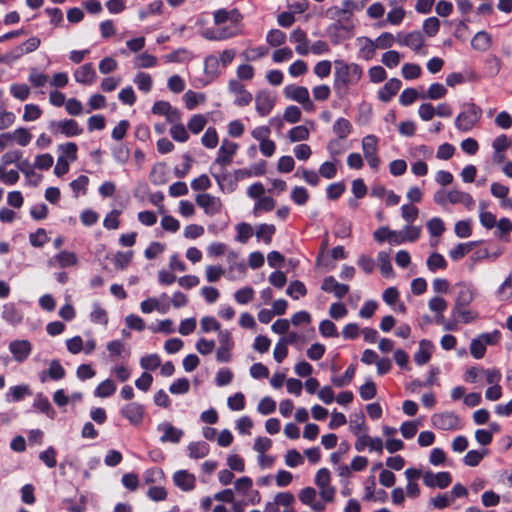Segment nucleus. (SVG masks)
<instances>
[{
  "label": "nucleus",
  "instance_id": "1",
  "mask_svg": "<svg viewBox=\"0 0 512 512\" xmlns=\"http://www.w3.org/2000/svg\"><path fill=\"white\" fill-rule=\"evenodd\" d=\"M362 69L358 64L335 61V82L344 86L356 84L362 77Z\"/></svg>",
  "mask_w": 512,
  "mask_h": 512
},
{
  "label": "nucleus",
  "instance_id": "2",
  "mask_svg": "<svg viewBox=\"0 0 512 512\" xmlns=\"http://www.w3.org/2000/svg\"><path fill=\"white\" fill-rule=\"evenodd\" d=\"M482 110L473 103L464 106V110L455 119V126L463 132L470 131L480 120Z\"/></svg>",
  "mask_w": 512,
  "mask_h": 512
},
{
  "label": "nucleus",
  "instance_id": "3",
  "mask_svg": "<svg viewBox=\"0 0 512 512\" xmlns=\"http://www.w3.org/2000/svg\"><path fill=\"white\" fill-rule=\"evenodd\" d=\"M378 142L379 139L373 134L366 135L361 141L363 156L374 171L378 170L381 163L378 156Z\"/></svg>",
  "mask_w": 512,
  "mask_h": 512
},
{
  "label": "nucleus",
  "instance_id": "4",
  "mask_svg": "<svg viewBox=\"0 0 512 512\" xmlns=\"http://www.w3.org/2000/svg\"><path fill=\"white\" fill-rule=\"evenodd\" d=\"M284 95L288 99L301 104L305 111L312 112L315 110V104L310 99L308 89L304 86L288 85L284 89Z\"/></svg>",
  "mask_w": 512,
  "mask_h": 512
},
{
  "label": "nucleus",
  "instance_id": "5",
  "mask_svg": "<svg viewBox=\"0 0 512 512\" xmlns=\"http://www.w3.org/2000/svg\"><path fill=\"white\" fill-rule=\"evenodd\" d=\"M48 129L55 136L61 134L66 137L78 136L83 132L82 128H80L78 123L73 119L52 120L48 124Z\"/></svg>",
  "mask_w": 512,
  "mask_h": 512
},
{
  "label": "nucleus",
  "instance_id": "6",
  "mask_svg": "<svg viewBox=\"0 0 512 512\" xmlns=\"http://www.w3.org/2000/svg\"><path fill=\"white\" fill-rule=\"evenodd\" d=\"M433 427L440 430H457L461 428L460 418L454 412L435 413L431 416Z\"/></svg>",
  "mask_w": 512,
  "mask_h": 512
},
{
  "label": "nucleus",
  "instance_id": "7",
  "mask_svg": "<svg viewBox=\"0 0 512 512\" xmlns=\"http://www.w3.org/2000/svg\"><path fill=\"white\" fill-rule=\"evenodd\" d=\"M330 472L326 468H321L315 476V484L320 490V495L325 502H332L335 497L336 490L330 485Z\"/></svg>",
  "mask_w": 512,
  "mask_h": 512
},
{
  "label": "nucleus",
  "instance_id": "8",
  "mask_svg": "<svg viewBox=\"0 0 512 512\" xmlns=\"http://www.w3.org/2000/svg\"><path fill=\"white\" fill-rule=\"evenodd\" d=\"M195 201L208 216L219 214L223 208L221 199L209 193L198 194Z\"/></svg>",
  "mask_w": 512,
  "mask_h": 512
},
{
  "label": "nucleus",
  "instance_id": "9",
  "mask_svg": "<svg viewBox=\"0 0 512 512\" xmlns=\"http://www.w3.org/2000/svg\"><path fill=\"white\" fill-rule=\"evenodd\" d=\"M218 341L219 347L216 350V360L220 363H227L231 360V350L234 347L231 333L228 330L219 331Z\"/></svg>",
  "mask_w": 512,
  "mask_h": 512
},
{
  "label": "nucleus",
  "instance_id": "10",
  "mask_svg": "<svg viewBox=\"0 0 512 512\" xmlns=\"http://www.w3.org/2000/svg\"><path fill=\"white\" fill-rule=\"evenodd\" d=\"M228 91L235 97L234 103L240 107L249 105L253 99L252 94L245 89L244 85L235 79L229 81Z\"/></svg>",
  "mask_w": 512,
  "mask_h": 512
},
{
  "label": "nucleus",
  "instance_id": "11",
  "mask_svg": "<svg viewBox=\"0 0 512 512\" xmlns=\"http://www.w3.org/2000/svg\"><path fill=\"white\" fill-rule=\"evenodd\" d=\"M423 482L429 488L444 489L452 482V477L449 472L433 473L432 471H425L423 473Z\"/></svg>",
  "mask_w": 512,
  "mask_h": 512
},
{
  "label": "nucleus",
  "instance_id": "12",
  "mask_svg": "<svg viewBox=\"0 0 512 512\" xmlns=\"http://www.w3.org/2000/svg\"><path fill=\"white\" fill-rule=\"evenodd\" d=\"M9 351L16 362L23 363L31 354L32 344L25 339L13 340L9 343Z\"/></svg>",
  "mask_w": 512,
  "mask_h": 512
},
{
  "label": "nucleus",
  "instance_id": "13",
  "mask_svg": "<svg viewBox=\"0 0 512 512\" xmlns=\"http://www.w3.org/2000/svg\"><path fill=\"white\" fill-rule=\"evenodd\" d=\"M275 104L274 97L267 91H260L255 97V107L257 113L264 117L273 109Z\"/></svg>",
  "mask_w": 512,
  "mask_h": 512
},
{
  "label": "nucleus",
  "instance_id": "14",
  "mask_svg": "<svg viewBox=\"0 0 512 512\" xmlns=\"http://www.w3.org/2000/svg\"><path fill=\"white\" fill-rule=\"evenodd\" d=\"M238 149L234 142L223 140L218 150L215 162L221 166H226L232 162V158Z\"/></svg>",
  "mask_w": 512,
  "mask_h": 512
},
{
  "label": "nucleus",
  "instance_id": "15",
  "mask_svg": "<svg viewBox=\"0 0 512 512\" xmlns=\"http://www.w3.org/2000/svg\"><path fill=\"white\" fill-rule=\"evenodd\" d=\"M158 431H162L163 435L160 437L162 443L171 442L177 444L180 442L183 431L175 428L170 422H163L157 426Z\"/></svg>",
  "mask_w": 512,
  "mask_h": 512
},
{
  "label": "nucleus",
  "instance_id": "16",
  "mask_svg": "<svg viewBox=\"0 0 512 512\" xmlns=\"http://www.w3.org/2000/svg\"><path fill=\"white\" fill-rule=\"evenodd\" d=\"M78 264V258L75 253L63 250L48 260V266H59L61 268L72 267Z\"/></svg>",
  "mask_w": 512,
  "mask_h": 512
},
{
  "label": "nucleus",
  "instance_id": "17",
  "mask_svg": "<svg viewBox=\"0 0 512 512\" xmlns=\"http://www.w3.org/2000/svg\"><path fill=\"white\" fill-rule=\"evenodd\" d=\"M242 19V14L236 8L231 10L218 9L213 13V20L215 25H221L227 21L230 23H241Z\"/></svg>",
  "mask_w": 512,
  "mask_h": 512
},
{
  "label": "nucleus",
  "instance_id": "18",
  "mask_svg": "<svg viewBox=\"0 0 512 512\" xmlns=\"http://www.w3.org/2000/svg\"><path fill=\"white\" fill-rule=\"evenodd\" d=\"M121 414L128 419L131 424L138 425L143 420L144 408L137 402H131L121 409Z\"/></svg>",
  "mask_w": 512,
  "mask_h": 512
},
{
  "label": "nucleus",
  "instance_id": "19",
  "mask_svg": "<svg viewBox=\"0 0 512 512\" xmlns=\"http://www.w3.org/2000/svg\"><path fill=\"white\" fill-rule=\"evenodd\" d=\"M355 7L354 2L346 0L342 3L341 7L335 6L328 9L327 13L332 19H336V23H342V21H348L352 10Z\"/></svg>",
  "mask_w": 512,
  "mask_h": 512
},
{
  "label": "nucleus",
  "instance_id": "20",
  "mask_svg": "<svg viewBox=\"0 0 512 512\" xmlns=\"http://www.w3.org/2000/svg\"><path fill=\"white\" fill-rule=\"evenodd\" d=\"M174 484L183 491H191L195 487L196 478L187 470H179L173 474Z\"/></svg>",
  "mask_w": 512,
  "mask_h": 512
},
{
  "label": "nucleus",
  "instance_id": "21",
  "mask_svg": "<svg viewBox=\"0 0 512 512\" xmlns=\"http://www.w3.org/2000/svg\"><path fill=\"white\" fill-rule=\"evenodd\" d=\"M321 289L325 292H332L337 298L341 299L348 293L349 286L338 283L333 276H328L323 280Z\"/></svg>",
  "mask_w": 512,
  "mask_h": 512
},
{
  "label": "nucleus",
  "instance_id": "22",
  "mask_svg": "<svg viewBox=\"0 0 512 512\" xmlns=\"http://www.w3.org/2000/svg\"><path fill=\"white\" fill-rule=\"evenodd\" d=\"M76 82L90 85L96 80V72L91 63L84 64L77 68L74 72Z\"/></svg>",
  "mask_w": 512,
  "mask_h": 512
},
{
  "label": "nucleus",
  "instance_id": "23",
  "mask_svg": "<svg viewBox=\"0 0 512 512\" xmlns=\"http://www.w3.org/2000/svg\"><path fill=\"white\" fill-rule=\"evenodd\" d=\"M397 41L400 45L407 46L414 51L420 50L424 39L419 31H413L407 35L398 34Z\"/></svg>",
  "mask_w": 512,
  "mask_h": 512
},
{
  "label": "nucleus",
  "instance_id": "24",
  "mask_svg": "<svg viewBox=\"0 0 512 512\" xmlns=\"http://www.w3.org/2000/svg\"><path fill=\"white\" fill-rule=\"evenodd\" d=\"M290 41L296 43L295 51L299 55H307L309 53V41L303 30L295 29L290 35Z\"/></svg>",
  "mask_w": 512,
  "mask_h": 512
},
{
  "label": "nucleus",
  "instance_id": "25",
  "mask_svg": "<svg viewBox=\"0 0 512 512\" xmlns=\"http://www.w3.org/2000/svg\"><path fill=\"white\" fill-rule=\"evenodd\" d=\"M448 201L451 204H463L469 210L473 209L475 204L473 197L469 193L458 189L448 191Z\"/></svg>",
  "mask_w": 512,
  "mask_h": 512
},
{
  "label": "nucleus",
  "instance_id": "26",
  "mask_svg": "<svg viewBox=\"0 0 512 512\" xmlns=\"http://www.w3.org/2000/svg\"><path fill=\"white\" fill-rule=\"evenodd\" d=\"M41 40L38 37H31L17 46L11 53V58L17 59L24 54L31 53L39 48Z\"/></svg>",
  "mask_w": 512,
  "mask_h": 512
},
{
  "label": "nucleus",
  "instance_id": "27",
  "mask_svg": "<svg viewBox=\"0 0 512 512\" xmlns=\"http://www.w3.org/2000/svg\"><path fill=\"white\" fill-rule=\"evenodd\" d=\"M2 318L9 324L15 326L22 321L23 315L22 312L15 306V304L6 303L3 305Z\"/></svg>",
  "mask_w": 512,
  "mask_h": 512
},
{
  "label": "nucleus",
  "instance_id": "28",
  "mask_svg": "<svg viewBox=\"0 0 512 512\" xmlns=\"http://www.w3.org/2000/svg\"><path fill=\"white\" fill-rule=\"evenodd\" d=\"M401 88V81L396 78L390 79L378 92V97L383 102H388Z\"/></svg>",
  "mask_w": 512,
  "mask_h": 512
},
{
  "label": "nucleus",
  "instance_id": "29",
  "mask_svg": "<svg viewBox=\"0 0 512 512\" xmlns=\"http://www.w3.org/2000/svg\"><path fill=\"white\" fill-rule=\"evenodd\" d=\"M65 370L62 367L61 363L58 360H52L50 362L49 368L47 371H42L40 373L41 382H45L46 378L49 377L53 380H60L64 378Z\"/></svg>",
  "mask_w": 512,
  "mask_h": 512
},
{
  "label": "nucleus",
  "instance_id": "30",
  "mask_svg": "<svg viewBox=\"0 0 512 512\" xmlns=\"http://www.w3.org/2000/svg\"><path fill=\"white\" fill-rule=\"evenodd\" d=\"M356 43L362 58H364L365 60H370L373 58L376 50V45L374 41H372L368 37H359L356 39Z\"/></svg>",
  "mask_w": 512,
  "mask_h": 512
},
{
  "label": "nucleus",
  "instance_id": "31",
  "mask_svg": "<svg viewBox=\"0 0 512 512\" xmlns=\"http://www.w3.org/2000/svg\"><path fill=\"white\" fill-rule=\"evenodd\" d=\"M352 24H344V23H334L329 27V33L331 40L334 44H338L341 41L340 34L345 33L344 38H349L352 36Z\"/></svg>",
  "mask_w": 512,
  "mask_h": 512
},
{
  "label": "nucleus",
  "instance_id": "32",
  "mask_svg": "<svg viewBox=\"0 0 512 512\" xmlns=\"http://www.w3.org/2000/svg\"><path fill=\"white\" fill-rule=\"evenodd\" d=\"M32 395V391L28 385H17L9 388L5 398L7 402H18L25 396Z\"/></svg>",
  "mask_w": 512,
  "mask_h": 512
},
{
  "label": "nucleus",
  "instance_id": "33",
  "mask_svg": "<svg viewBox=\"0 0 512 512\" xmlns=\"http://www.w3.org/2000/svg\"><path fill=\"white\" fill-rule=\"evenodd\" d=\"M33 407L39 410L41 413H44L50 419H54L56 416V412L51 406L48 398L43 396L41 393L36 395L33 402Z\"/></svg>",
  "mask_w": 512,
  "mask_h": 512
},
{
  "label": "nucleus",
  "instance_id": "34",
  "mask_svg": "<svg viewBox=\"0 0 512 512\" xmlns=\"http://www.w3.org/2000/svg\"><path fill=\"white\" fill-rule=\"evenodd\" d=\"M458 288L454 304L457 309L459 306H468L474 299V294L470 287L465 284H459Z\"/></svg>",
  "mask_w": 512,
  "mask_h": 512
},
{
  "label": "nucleus",
  "instance_id": "35",
  "mask_svg": "<svg viewBox=\"0 0 512 512\" xmlns=\"http://www.w3.org/2000/svg\"><path fill=\"white\" fill-rule=\"evenodd\" d=\"M432 345L427 340H421L419 343V350L414 355V361L418 365L426 364L431 358Z\"/></svg>",
  "mask_w": 512,
  "mask_h": 512
},
{
  "label": "nucleus",
  "instance_id": "36",
  "mask_svg": "<svg viewBox=\"0 0 512 512\" xmlns=\"http://www.w3.org/2000/svg\"><path fill=\"white\" fill-rule=\"evenodd\" d=\"M471 45L478 51H487L491 47V36L486 31H479L472 38Z\"/></svg>",
  "mask_w": 512,
  "mask_h": 512
},
{
  "label": "nucleus",
  "instance_id": "37",
  "mask_svg": "<svg viewBox=\"0 0 512 512\" xmlns=\"http://www.w3.org/2000/svg\"><path fill=\"white\" fill-rule=\"evenodd\" d=\"M333 132L339 139H345L352 132V124L345 118H338L333 124Z\"/></svg>",
  "mask_w": 512,
  "mask_h": 512
},
{
  "label": "nucleus",
  "instance_id": "38",
  "mask_svg": "<svg viewBox=\"0 0 512 512\" xmlns=\"http://www.w3.org/2000/svg\"><path fill=\"white\" fill-rule=\"evenodd\" d=\"M189 457L193 459H200L208 455L209 446L206 442H192L188 445Z\"/></svg>",
  "mask_w": 512,
  "mask_h": 512
},
{
  "label": "nucleus",
  "instance_id": "39",
  "mask_svg": "<svg viewBox=\"0 0 512 512\" xmlns=\"http://www.w3.org/2000/svg\"><path fill=\"white\" fill-rule=\"evenodd\" d=\"M116 391V384L111 379L102 381L95 389L94 395L99 398H107Z\"/></svg>",
  "mask_w": 512,
  "mask_h": 512
},
{
  "label": "nucleus",
  "instance_id": "40",
  "mask_svg": "<svg viewBox=\"0 0 512 512\" xmlns=\"http://www.w3.org/2000/svg\"><path fill=\"white\" fill-rule=\"evenodd\" d=\"M377 262L382 275L385 277L393 276V268L391 265L390 255L385 251H380L377 255Z\"/></svg>",
  "mask_w": 512,
  "mask_h": 512
},
{
  "label": "nucleus",
  "instance_id": "41",
  "mask_svg": "<svg viewBox=\"0 0 512 512\" xmlns=\"http://www.w3.org/2000/svg\"><path fill=\"white\" fill-rule=\"evenodd\" d=\"M467 306H459L458 309L456 306L453 307V315L455 318L459 319L463 323L473 322L478 318V314L466 308Z\"/></svg>",
  "mask_w": 512,
  "mask_h": 512
},
{
  "label": "nucleus",
  "instance_id": "42",
  "mask_svg": "<svg viewBox=\"0 0 512 512\" xmlns=\"http://www.w3.org/2000/svg\"><path fill=\"white\" fill-rule=\"evenodd\" d=\"M242 34L241 23H230L229 26L219 28V36L221 41L227 40Z\"/></svg>",
  "mask_w": 512,
  "mask_h": 512
},
{
  "label": "nucleus",
  "instance_id": "43",
  "mask_svg": "<svg viewBox=\"0 0 512 512\" xmlns=\"http://www.w3.org/2000/svg\"><path fill=\"white\" fill-rule=\"evenodd\" d=\"M427 267L431 272H435L438 269H445L447 267V261L445 258L439 253H432L427 261Z\"/></svg>",
  "mask_w": 512,
  "mask_h": 512
},
{
  "label": "nucleus",
  "instance_id": "44",
  "mask_svg": "<svg viewBox=\"0 0 512 512\" xmlns=\"http://www.w3.org/2000/svg\"><path fill=\"white\" fill-rule=\"evenodd\" d=\"M207 124V118L202 114L193 115L188 121L187 127L193 134L200 133Z\"/></svg>",
  "mask_w": 512,
  "mask_h": 512
},
{
  "label": "nucleus",
  "instance_id": "45",
  "mask_svg": "<svg viewBox=\"0 0 512 512\" xmlns=\"http://www.w3.org/2000/svg\"><path fill=\"white\" fill-rule=\"evenodd\" d=\"M275 233V226L273 224H260L256 229L257 239H262L266 244H269L272 240V236Z\"/></svg>",
  "mask_w": 512,
  "mask_h": 512
},
{
  "label": "nucleus",
  "instance_id": "46",
  "mask_svg": "<svg viewBox=\"0 0 512 512\" xmlns=\"http://www.w3.org/2000/svg\"><path fill=\"white\" fill-rule=\"evenodd\" d=\"M11 140H14L17 142L20 146L25 147L27 146L32 138V135L26 128H18L14 130L12 133H10Z\"/></svg>",
  "mask_w": 512,
  "mask_h": 512
},
{
  "label": "nucleus",
  "instance_id": "47",
  "mask_svg": "<svg viewBox=\"0 0 512 512\" xmlns=\"http://www.w3.org/2000/svg\"><path fill=\"white\" fill-rule=\"evenodd\" d=\"M134 64L138 68H151L157 64V58L147 52H143L135 57Z\"/></svg>",
  "mask_w": 512,
  "mask_h": 512
},
{
  "label": "nucleus",
  "instance_id": "48",
  "mask_svg": "<svg viewBox=\"0 0 512 512\" xmlns=\"http://www.w3.org/2000/svg\"><path fill=\"white\" fill-rule=\"evenodd\" d=\"M275 201L273 198L269 196H264L260 198L254 206L253 213L255 216H258L262 211H271L275 208Z\"/></svg>",
  "mask_w": 512,
  "mask_h": 512
},
{
  "label": "nucleus",
  "instance_id": "49",
  "mask_svg": "<svg viewBox=\"0 0 512 512\" xmlns=\"http://www.w3.org/2000/svg\"><path fill=\"white\" fill-rule=\"evenodd\" d=\"M183 99L185 101V105H186L187 109L192 110L199 103H203L205 101V96H204V94H199L192 90H188L184 94Z\"/></svg>",
  "mask_w": 512,
  "mask_h": 512
},
{
  "label": "nucleus",
  "instance_id": "50",
  "mask_svg": "<svg viewBox=\"0 0 512 512\" xmlns=\"http://www.w3.org/2000/svg\"><path fill=\"white\" fill-rule=\"evenodd\" d=\"M310 132L306 126L299 125L296 127H293L289 133L288 137L291 142H299L304 141L309 138Z\"/></svg>",
  "mask_w": 512,
  "mask_h": 512
},
{
  "label": "nucleus",
  "instance_id": "51",
  "mask_svg": "<svg viewBox=\"0 0 512 512\" xmlns=\"http://www.w3.org/2000/svg\"><path fill=\"white\" fill-rule=\"evenodd\" d=\"M427 229L431 236L439 237L445 231V225L441 218L434 217L427 222Z\"/></svg>",
  "mask_w": 512,
  "mask_h": 512
},
{
  "label": "nucleus",
  "instance_id": "52",
  "mask_svg": "<svg viewBox=\"0 0 512 512\" xmlns=\"http://www.w3.org/2000/svg\"><path fill=\"white\" fill-rule=\"evenodd\" d=\"M355 366L354 365H350L347 370L345 371V373L343 374V376L341 377H333L331 379L332 381V384L336 387H344L346 385H348L353 377H354V374H355Z\"/></svg>",
  "mask_w": 512,
  "mask_h": 512
},
{
  "label": "nucleus",
  "instance_id": "53",
  "mask_svg": "<svg viewBox=\"0 0 512 512\" xmlns=\"http://www.w3.org/2000/svg\"><path fill=\"white\" fill-rule=\"evenodd\" d=\"M255 291L252 287L246 286L235 292V301L239 304H247L254 298Z\"/></svg>",
  "mask_w": 512,
  "mask_h": 512
},
{
  "label": "nucleus",
  "instance_id": "54",
  "mask_svg": "<svg viewBox=\"0 0 512 512\" xmlns=\"http://www.w3.org/2000/svg\"><path fill=\"white\" fill-rule=\"evenodd\" d=\"M42 115V110L38 105L26 104L24 106L23 120L25 122H31L39 119Z\"/></svg>",
  "mask_w": 512,
  "mask_h": 512
},
{
  "label": "nucleus",
  "instance_id": "55",
  "mask_svg": "<svg viewBox=\"0 0 512 512\" xmlns=\"http://www.w3.org/2000/svg\"><path fill=\"white\" fill-rule=\"evenodd\" d=\"M236 230H237L236 241H238L240 243H246L249 240V238L253 235L252 226L245 222L239 223L236 226Z\"/></svg>",
  "mask_w": 512,
  "mask_h": 512
},
{
  "label": "nucleus",
  "instance_id": "56",
  "mask_svg": "<svg viewBox=\"0 0 512 512\" xmlns=\"http://www.w3.org/2000/svg\"><path fill=\"white\" fill-rule=\"evenodd\" d=\"M134 82L137 85L138 89L145 93H147L151 90L152 78L147 73L140 72V73L136 74Z\"/></svg>",
  "mask_w": 512,
  "mask_h": 512
},
{
  "label": "nucleus",
  "instance_id": "57",
  "mask_svg": "<svg viewBox=\"0 0 512 512\" xmlns=\"http://www.w3.org/2000/svg\"><path fill=\"white\" fill-rule=\"evenodd\" d=\"M90 318L94 323L101 325H106L108 322L106 311L98 303L93 304Z\"/></svg>",
  "mask_w": 512,
  "mask_h": 512
},
{
  "label": "nucleus",
  "instance_id": "58",
  "mask_svg": "<svg viewBox=\"0 0 512 512\" xmlns=\"http://www.w3.org/2000/svg\"><path fill=\"white\" fill-rule=\"evenodd\" d=\"M140 366L146 370H155L161 366V359L157 354H149L140 359Z\"/></svg>",
  "mask_w": 512,
  "mask_h": 512
},
{
  "label": "nucleus",
  "instance_id": "59",
  "mask_svg": "<svg viewBox=\"0 0 512 512\" xmlns=\"http://www.w3.org/2000/svg\"><path fill=\"white\" fill-rule=\"evenodd\" d=\"M58 150L62 152L61 156H64L68 161L71 162L77 159L78 147L74 142H68L58 146Z\"/></svg>",
  "mask_w": 512,
  "mask_h": 512
},
{
  "label": "nucleus",
  "instance_id": "60",
  "mask_svg": "<svg viewBox=\"0 0 512 512\" xmlns=\"http://www.w3.org/2000/svg\"><path fill=\"white\" fill-rule=\"evenodd\" d=\"M10 92L14 98L24 101L30 95V88L26 84L14 83L10 87Z\"/></svg>",
  "mask_w": 512,
  "mask_h": 512
},
{
  "label": "nucleus",
  "instance_id": "61",
  "mask_svg": "<svg viewBox=\"0 0 512 512\" xmlns=\"http://www.w3.org/2000/svg\"><path fill=\"white\" fill-rule=\"evenodd\" d=\"M201 142L209 149L215 148L218 144V135L215 128L209 127L202 136Z\"/></svg>",
  "mask_w": 512,
  "mask_h": 512
},
{
  "label": "nucleus",
  "instance_id": "62",
  "mask_svg": "<svg viewBox=\"0 0 512 512\" xmlns=\"http://www.w3.org/2000/svg\"><path fill=\"white\" fill-rule=\"evenodd\" d=\"M418 214V208L411 204H404L401 207V216L407 224H412L417 219Z\"/></svg>",
  "mask_w": 512,
  "mask_h": 512
},
{
  "label": "nucleus",
  "instance_id": "63",
  "mask_svg": "<svg viewBox=\"0 0 512 512\" xmlns=\"http://www.w3.org/2000/svg\"><path fill=\"white\" fill-rule=\"evenodd\" d=\"M266 40L271 46L277 47L285 43L286 35L278 29H273L268 32Z\"/></svg>",
  "mask_w": 512,
  "mask_h": 512
},
{
  "label": "nucleus",
  "instance_id": "64",
  "mask_svg": "<svg viewBox=\"0 0 512 512\" xmlns=\"http://www.w3.org/2000/svg\"><path fill=\"white\" fill-rule=\"evenodd\" d=\"M171 137L177 142H186L189 139V134L185 126L181 124L172 125L170 128Z\"/></svg>",
  "mask_w": 512,
  "mask_h": 512
}]
</instances>
